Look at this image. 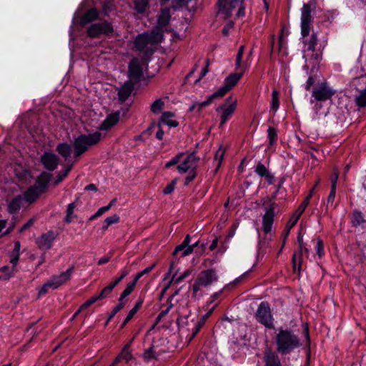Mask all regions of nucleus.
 <instances>
[{"instance_id": "nucleus-1", "label": "nucleus", "mask_w": 366, "mask_h": 366, "mask_svg": "<svg viewBox=\"0 0 366 366\" xmlns=\"http://www.w3.org/2000/svg\"><path fill=\"white\" fill-rule=\"evenodd\" d=\"M274 340L277 352L282 355L290 354L302 345L299 336L290 329L279 328Z\"/></svg>"}, {"instance_id": "nucleus-2", "label": "nucleus", "mask_w": 366, "mask_h": 366, "mask_svg": "<svg viewBox=\"0 0 366 366\" xmlns=\"http://www.w3.org/2000/svg\"><path fill=\"white\" fill-rule=\"evenodd\" d=\"M277 193L278 189L272 194L270 197V202H272L269 206L266 208V212L262 217V229L265 235L259 241L260 248L267 246L272 240L271 232L274 218V209L276 208V203L274 200L276 199Z\"/></svg>"}, {"instance_id": "nucleus-3", "label": "nucleus", "mask_w": 366, "mask_h": 366, "mask_svg": "<svg viewBox=\"0 0 366 366\" xmlns=\"http://www.w3.org/2000/svg\"><path fill=\"white\" fill-rule=\"evenodd\" d=\"M243 73H232L229 74L224 81V85L218 90L209 96L207 99L199 103V109L209 105L214 99L224 97L229 90H231L242 78Z\"/></svg>"}, {"instance_id": "nucleus-4", "label": "nucleus", "mask_w": 366, "mask_h": 366, "mask_svg": "<svg viewBox=\"0 0 366 366\" xmlns=\"http://www.w3.org/2000/svg\"><path fill=\"white\" fill-rule=\"evenodd\" d=\"M102 139V134L99 132H95L88 134H81L74 141V156L80 157L88 150L90 147L98 144Z\"/></svg>"}, {"instance_id": "nucleus-5", "label": "nucleus", "mask_w": 366, "mask_h": 366, "mask_svg": "<svg viewBox=\"0 0 366 366\" xmlns=\"http://www.w3.org/2000/svg\"><path fill=\"white\" fill-rule=\"evenodd\" d=\"M254 317L258 322L268 329H274V318L272 315L269 304L262 302L255 312Z\"/></svg>"}, {"instance_id": "nucleus-6", "label": "nucleus", "mask_w": 366, "mask_h": 366, "mask_svg": "<svg viewBox=\"0 0 366 366\" xmlns=\"http://www.w3.org/2000/svg\"><path fill=\"white\" fill-rule=\"evenodd\" d=\"M217 275L214 269H208L202 271L196 279L193 286V294L196 295L200 290L201 287H207L217 280Z\"/></svg>"}, {"instance_id": "nucleus-7", "label": "nucleus", "mask_w": 366, "mask_h": 366, "mask_svg": "<svg viewBox=\"0 0 366 366\" xmlns=\"http://www.w3.org/2000/svg\"><path fill=\"white\" fill-rule=\"evenodd\" d=\"M335 94V91L332 89L327 82L319 83L315 86L312 90V97L310 103L316 102H325L331 99Z\"/></svg>"}, {"instance_id": "nucleus-8", "label": "nucleus", "mask_w": 366, "mask_h": 366, "mask_svg": "<svg viewBox=\"0 0 366 366\" xmlns=\"http://www.w3.org/2000/svg\"><path fill=\"white\" fill-rule=\"evenodd\" d=\"M237 100L232 96L227 97L224 104L217 108V112H221L219 127H222L233 115L237 109Z\"/></svg>"}, {"instance_id": "nucleus-9", "label": "nucleus", "mask_w": 366, "mask_h": 366, "mask_svg": "<svg viewBox=\"0 0 366 366\" xmlns=\"http://www.w3.org/2000/svg\"><path fill=\"white\" fill-rule=\"evenodd\" d=\"M199 162V157H197L194 152L190 153L184 159V174L187 183L192 182L197 175L196 169Z\"/></svg>"}, {"instance_id": "nucleus-10", "label": "nucleus", "mask_w": 366, "mask_h": 366, "mask_svg": "<svg viewBox=\"0 0 366 366\" xmlns=\"http://www.w3.org/2000/svg\"><path fill=\"white\" fill-rule=\"evenodd\" d=\"M113 26L108 21H102L92 24L87 29L89 37L97 38L101 34L109 35L113 33Z\"/></svg>"}, {"instance_id": "nucleus-11", "label": "nucleus", "mask_w": 366, "mask_h": 366, "mask_svg": "<svg viewBox=\"0 0 366 366\" xmlns=\"http://www.w3.org/2000/svg\"><path fill=\"white\" fill-rule=\"evenodd\" d=\"M311 26V6L309 4H305L301 11V34L303 37L309 35Z\"/></svg>"}, {"instance_id": "nucleus-12", "label": "nucleus", "mask_w": 366, "mask_h": 366, "mask_svg": "<svg viewBox=\"0 0 366 366\" xmlns=\"http://www.w3.org/2000/svg\"><path fill=\"white\" fill-rule=\"evenodd\" d=\"M243 0H218V13L223 14L225 19L231 16L234 9L241 6Z\"/></svg>"}, {"instance_id": "nucleus-13", "label": "nucleus", "mask_w": 366, "mask_h": 366, "mask_svg": "<svg viewBox=\"0 0 366 366\" xmlns=\"http://www.w3.org/2000/svg\"><path fill=\"white\" fill-rule=\"evenodd\" d=\"M170 276L171 280L169 282V285L172 282H179L183 280V272H181V262L179 259H174L171 262L169 270L164 279H169Z\"/></svg>"}, {"instance_id": "nucleus-14", "label": "nucleus", "mask_w": 366, "mask_h": 366, "mask_svg": "<svg viewBox=\"0 0 366 366\" xmlns=\"http://www.w3.org/2000/svg\"><path fill=\"white\" fill-rule=\"evenodd\" d=\"M128 73L129 81L136 84L140 80L143 74V69L139 59L134 58L131 61L129 64Z\"/></svg>"}, {"instance_id": "nucleus-15", "label": "nucleus", "mask_w": 366, "mask_h": 366, "mask_svg": "<svg viewBox=\"0 0 366 366\" xmlns=\"http://www.w3.org/2000/svg\"><path fill=\"white\" fill-rule=\"evenodd\" d=\"M279 353L267 347L263 352V362L264 366H282Z\"/></svg>"}, {"instance_id": "nucleus-16", "label": "nucleus", "mask_w": 366, "mask_h": 366, "mask_svg": "<svg viewBox=\"0 0 366 366\" xmlns=\"http://www.w3.org/2000/svg\"><path fill=\"white\" fill-rule=\"evenodd\" d=\"M74 267H70L66 271L61 272L59 275H54L49 280L51 285V289H57L61 285L69 280L73 273Z\"/></svg>"}, {"instance_id": "nucleus-17", "label": "nucleus", "mask_w": 366, "mask_h": 366, "mask_svg": "<svg viewBox=\"0 0 366 366\" xmlns=\"http://www.w3.org/2000/svg\"><path fill=\"white\" fill-rule=\"evenodd\" d=\"M56 234L49 231L46 233L42 234L37 239L36 244L39 248L44 251L49 250L53 245V242L56 239Z\"/></svg>"}, {"instance_id": "nucleus-18", "label": "nucleus", "mask_w": 366, "mask_h": 366, "mask_svg": "<svg viewBox=\"0 0 366 366\" xmlns=\"http://www.w3.org/2000/svg\"><path fill=\"white\" fill-rule=\"evenodd\" d=\"M41 161L46 169L54 171L58 166L59 158L51 152H45L41 158Z\"/></svg>"}, {"instance_id": "nucleus-19", "label": "nucleus", "mask_w": 366, "mask_h": 366, "mask_svg": "<svg viewBox=\"0 0 366 366\" xmlns=\"http://www.w3.org/2000/svg\"><path fill=\"white\" fill-rule=\"evenodd\" d=\"M303 250L306 254L309 252L308 249L305 247V243L302 245H299L298 252H295L292 258V267L294 272H300L301 265L302 262V252Z\"/></svg>"}, {"instance_id": "nucleus-20", "label": "nucleus", "mask_w": 366, "mask_h": 366, "mask_svg": "<svg viewBox=\"0 0 366 366\" xmlns=\"http://www.w3.org/2000/svg\"><path fill=\"white\" fill-rule=\"evenodd\" d=\"M197 0H184V21L190 22L197 9Z\"/></svg>"}, {"instance_id": "nucleus-21", "label": "nucleus", "mask_w": 366, "mask_h": 366, "mask_svg": "<svg viewBox=\"0 0 366 366\" xmlns=\"http://www.w3.org/2000/svg\"><path fill=\"white\" fill-rule=\"evenodd\" d=\"M120 113L119 112L109 114L104 122L100 124L99 129L107 131L114 126L119 120Z\"/></svg>"}, {"instance_id": "nucleus-22", "label": "nucleus", "mask_w": 366, "mask_h": 366, "mask_svg": "<svg viewBox=\"0 0 366 366\" xmlns=\"http://www.w3.org/2000/svg\"><path fill=\"white\" fill-rule=\"evenodd\" d=\"M44 192H41L40 189L34 185L29 187L24 193V195L22 197L24 200H25L29 204H31L34 202L39 198V197Z\"/></svg>"}, {"instance_id": "nucleus-23", "label": "nucleus", "mask_w": 366, "mask_h": 366, "mask_svg": "<svg viewBox=\"0 0 366 366\" xmlns=\"http://www.w3.org/2000/svg\"><path fill=\"white\" fill-rule=\"evenodd\" d=\"M135 83L132 81H127L124 84L120 87L118 92L119 99L122 102H124L131 94L134 85Z\"/></svg>"}, {"instance_id": "nucleus-24", "label": "nucleus", "mask_w": 366, "mask_h": 366, "mask_svg": "<svg viewBox=\"0 0 366 366\" xmlns=\"http://www.w3.org/2000/svg\"><path fill=\"white\" fill-rule=\"evenodd\" d=\"M99 12L97 9H90L88 11H86L85 14L81 17L80 24L81 26H85L87 24L99 18Z\"/></svg>"}, {"instance_id": "nucleus-25", "label": "nucleus", "mask_w": 366, "mask_h": 366, "mask_svg": "<svg viewBox=\"0 0 366 366\" xmlns=\"http://www.w3.org/2000/svg\"><path fill=\"white\" fill-rule=\"evenodd\" d=\"M51 174L50 173L44 172L38 177L34 185L44 193L51 180Z\"/></svg>"}, {"instance_id": "nucleus-26", "label": "nucleus", "mask_w": 366, "mask_h": 366, "mask_svg": "<svg viewBox=\"0 0 366 366\" xmlns=\"http://www.w3.org/2000/svg\"><path fill=\"white\" fill-rule=\"evenodd\" d=\"M175 114L173 112H164L162 114L160 117L159 124L162 123L167 124L169 127H175L178 126L179 123L174 119Z\"/></svg>"}, {"instance_id": "nucleus-27", "label": "nucleus", "mask_w": 366, "mask_h": 366, "mask_svg": "<svg viewBox=\"0 0 366 366\" xmlns=\"http://www.w3.org/2000/svg\"><path fill=\"white\" fill-rule=\"evenodd\" d=\"M147 33L139 34L134 41V45L137 50L146 51L150 42L148 41Z\"/></svg>"}, {"instance_id": "nucleus-28", "label": "nucleus", "mask_w": 366, "mask_h": 366, "mask_svg": "<svg viewBox=\"0 0 366 366\" xmlns=\"http://www.w3.org/2000/svg\"><path fill=\"white\" fill-rule=\"evenodd\" d=\"M255 172L262 177H265L267 182L272 184H273L274 177L273 175L269 172V170L266 168V167L261 162H259L257 164Z\"/></svg>"}, {"instance_id": "nucleus-29", "label": "nucleus", "mask_w": 366, "mask_h": 366, "mask_svg": "<svg viewBox=\"0 0 366 366\" xmlns=\"http://www.w3.org/2000/svg\"><path fill=\"white\" fill-rule=\"evenodd\" d=\"M23 201L24 199L21 195L14 197L8 205V212L10 214L16 213L21 209Z\"/></svg>"}, {"instance_id": "nucleus-30", "label": "nucleus", "mask_w": 366, "mask_h": 366, "mask_svg": "<svg viewBox=\"0 0 366 366\" xmlns=\"http://www.w3.org/2000/svg\"><path fill=\"white\" fill-rule=\"evenodd\" d=\"M170 10L169 8L163 9L158 18V27L162 29L166 26L170 20Z\"/></svg>"}, {"instance_id": "nucleus-31", "label": "nucleus", "mask_w": 366, "mask_h": 366, "mask_svg": "<svg viewBox=\"0 0 366 366\" xmlns=\"http://www.w3.org/2000/svg\"><path fill=\"white\" fill-rule=\"evenodd\" d=\"M192 324L191 327L187 328V330L191 332V335L188 340L189 342H190L192 340V339L195 337V335L199 331L200 328L204 325V318L203 317L200 320L197 321L195 322H193V321H192Z\"/></svg>"}, {"instance_id": "nucleus-32", "label": "nucleus", "mask_w": 366, "mask_h": 366, "mask_svg": "<svg viewBox=\"0 0 366 366\" xmlns=\"http://www.w3.org/2000/svg\"><path fill=\"white\" fill-rule=\"evenodd\" d=\"M148 41L150 42V45H154L157 43H159L163 39V34L162 31L159 29L154 30L150 34H147Z\"/></svg>"}, {"instance_id": "nucleus-33", "label": "nucleus", "mask_w": 366, "mask_h": 366, "mask_svg": "<svg viewBox=\"0 0 366 366\" xmlns=\"http://www.w3.org/2000/svg\"><path fill=\"white\" fill-rule=\"evenodd\" d=\"M199 243V239L191 242V237L189 234H187L184 238V256L190 254L193 252L194 247H197Z\"/></svg>"}, {"instance_id": "nucleus-34", "label": "nucleus", "mask_w": 366, "mask_h": 366, "mask_svg": "<svg viewBox=\"0 0 366 366\" xmlns=\"http://www.w3.org/2000/svg\"><path fill=\"white\" fill-rule=\"evenodd\" d=\"M56 151L61 156L66 159L71 154V147L69 144L62 143L57 146Z\"/></svg>"}, {"instance_id": "nucleus-35", "label": "nucleus", "mask_w": 366, "mask_h": 366, "mask_svg": "<svg viewBox=\"0 0 366 366\" xmlns=\"http://www.w3.org/2000/svg\"><path fill=\"white\" fill-rule=\"evenodd\" d=\"M134 8L139 14L145 12L148 5L149 0H134Z\"/></svg>"}, {"instance_id": "nucleus-36", "label": "nucleus", "mask_w": 366, "mask_h": 366, "mask_svg": "<svg viewBox=\"0 0 366 366\" xmlns=\"http://www.w3.org/2000/svg\"><path fill=\"white\" fill-rule=\"evenodd\" d=\"M355 103L359 107H366V87L360 90L359 94L355 97Z\"/></svg>"}, {"instance_id": "nucleus-37", "label": "nucleus", "mask_w": 366, "mask_h": 366, "mask_svg": "<svg viewBox=\"0 0 366 366\" xmlns=\"http://www.w3.org/2000/svg\"><path fill=\"white\" fill-rule=\"evenodd\" d=\"M224 153L225 150L222 148H219L217 150L214 157V161L216 163L215 172H217L220 168L222 162L224 159Z\"/></svg>"}, {"instance_id": "nucleus-38", "label": "nucleus", "mask_w": 366, "mask_h": 366, "mask_svg": "<svg viewBox=\"0 0 366 366\" xmlns=\"http://www.w3.org/2000/svg\"><path fill=\"white\" fill-rule=\"evenodd\" d=\"M365 219L362 212L355 211L352 213L351 222L354 227H357L364 223Z\"/></svg>"}, {"instance_id": "nucleus-39", "label": "nucleus", "mask_w": 366, "mask_h": 366, "mask_svg": "<svg viewBox=\"0 0 366 366\" xmlns=\"http://www.w3.org/2000/svg\"><path fill=\"white\" fill-rule=\"evenodd\" d=\"M164 107L163 99H156L151 105V112L154 114H159Z\"/></svg>"}, {"instance_id": "nucleus-40", "label": "nucleus", "mask_w": 366, "mask_h": 366, "mask_svg": "<svg viewBox=\"0 0 366 366\" xmlns=\"http://www.w3.org/2000/svg\"><path fill=\"white\" fill-rule=\"evenodd\" d=\"M279 92L277 90H273L272 94V101H271V109L276 112L279 109L280 106V100H279Z\"/></svg>"}, {"instance_id": "nucleus-41", "label": "nucleus", "mask_w": 366, "mask_h": 366, "mask_svg": "<svg viewBox=\"0 0 366 366\" xmlns=\"http://www.w3.org/2000/svg\"><path fill=\"white\" fill-rule=\"evenodd\" d=\"M136 285H137V282L133 280V281L131 283H129L127 285L126 288L124 290V291L121 294L119 300L121 301H124V299L132 292Z\"/></svg>"}, {"instance_id": "nucleus-42", "label": "nucleus", "mask_w": 366, "mask_h": 366, "mask_svg": "<svg viewBox=\"0 0 366 366\" xmlns=\"http://www.w3.org/2000/svg\"><path fill=\"white\" fill-rule=\"evenodd\" d=\"M130 347V342L127 344L124 348L122 349V352H120V356L122 358V360H125L126 362H129L132 359V354L131 351L129 350Z\"/></svg>"}, {"instance_id": "nucleus-43", "label": "nucleus", "mask_w": 366, "mask_h": 366, "mask_svg": "<svg viewBox=\"0 0 366 366\" xmlns=\"http://www.w3.org/2000/svg\"><path fill=\"white\" fill-rule=\"evenodd\" d=\"M119 220V217L117 214L108 217L104 220V224L102 227L104 230H107L108 227L115 223H117Z\"/></svg>"}, {"instance_id": "nucleus-44", "label": "nucleus", "mask_w": 366, "mask_h": 366, "mask_svg": "<svg viewBox=\"0 0 366 366\" xmlns=\"http://www.w3.org/2000/svg\"><path fill=\"white\" fill-rule=\"evenodd\" d=\"M267 134L269 139V146H272L277 141V129L274 127H269L267 129Z\"/></svg>"}, {"instance_id": "nucleus-45", "label": "nucleus", "mask_w": 366, "mask_h": 366, "mask_svg": "<svg viewBox=\"0 0 366 366\" xmlns=\"http://www.w3.org/2000/svg\"><path fill=\"white\" fill-rule=\"evenodd\" d=\"M76 208V204L75 202H71L68 204L67 209H66V215L65 217V222L67 223H70L72 221V219L74 217L73 212Z\"/></svg>"}, {"instance_id": "nucleus-46", "label": "nucleus", "mask_w": 366, "mask_h": 366, "mask_svg": "<svg viewBox=\"0 0 366 366\" xmlns=\"http://www.w3.org/2000/svg\"><path fill=\"white\" fill-rule=\"evenodd\" d=\"M317 43V36L316 33H312L309 41L307 42V49L315 51Z\"/></svg>"}, {"instance_id": "nucleus-47", "label": "nucleus", "mask_w": 366, "mask_h": 366, "mask_svg": "<svg viewBox=\"0 0 366 366\" xmlns=\"http://www.w3.org/2000/svg\"><path fill=\"white\" fill-rule=\"evenodd\" d=\"M155 267V264L146 267L144 269L138 272L134 277V280L137 283L138 280L144 275L149 274Z\"/></svg>"}, {"instance_id": "nucleus-48", "label": "nucleus", "mask_w": 366, "mask_h": 366, "mask_svg": "<svg viewBox=\"0 0 366 366\" xmlns=\"http://www.w3.org/2000/svg\"><path fill=\"white\" fill-rule=\"evenodd\" d=\"M182 156H183L182 152L179 153L177 155H176L175 157L172 158L169 162H167L165 164V167L169 168L172 166L177 164L179 162L180 159L182 157Z\"/></svg>"}, {"instance_id": "nucleus-49", "label": "nucleus", "mask_w": 366, "mask_h": 366, "mask_svg": "<svg viewBox=\"0 0 366 366\" xmlns=\"http://www.w3.org/2000/svg\"><path fill=\"white\" fill-rule=\"evenodd\" d=\"M124 306H125L124 301H121L119 300L118 305L113 308V310H112V313L110 314L107 322H109L119 311H120L122 309H123L124 307Z\"/></svg>"}, {"instance_id": "nucleus-50", "label": "nucleus", "mask_w": 366, "mask_h": 366, "mask_svg": "<svg viewBox=\"0 0 366 366\" xmlns=\"http://www.w3.org/2000/svg\"><path fill=\"white\" fill-rule=\"evenodd\" d=\"M177 181V179H174L169 184H168L165 187V188L163 189V191H162L163 194H171L174 189Z\"/></svg>"}, {"instance_id": "nucleus-51", "label": "nucleus", "mask_w": 366, "mask_h": 366, "mask_svg": "<svg viewBox=\"0 0 366 366\" xmlns=\"http://www.w3.org/2000/svg\"><path fill=\"white\" fill-rule=\"evenodd\" d=\"M71 165L69 166V167H67L65 170L62 171V172H60L59 174H58V176H57V178H56V180L55 182V184H59V182H61L69 174V172H70L71 169Z\"/></svg>"}, {"instance_id": "nucleus-52", "label": "nucleus", "mask_w": 366, "mask_h": 366, "mask_svg": "<svg viewBox=\"0 0 366 366\" xmlns=\"http://www.w3.org/2000/svg\"><path fill=\"white\" fill-rule=\"evenodd\" d=\"M143 357L145 360L149 361L151 359L156 358L154 355V347L152 346L147 350H146L143 355Z\"/></svg>"}, {"instance_id": "nucleus-53", "label": "nucleus", "mask_w": 366, "mask_h": 366, "mask_svg": "<svg viewBox=\"0 0 366 366\" xmlns=\"http://www.w3.org/2000/svg\"><path fill=\"white\" fill-rule=\"evenodd\" d=\"M113 289L112 287L109 285L106 287H104L101 292L99 294V297L100 300L104 299L107 297L110 293L112 292Z\"/></svg>"}, {"instance_id": "nucleus-54", "label": "nucleus", "mask_w": 366, "mask_h": 366, "mask_svg": "<svg viewBox=\"0 0 366 366\" xmlns=\"http://www.w3.org/2000/svg\"><path fill=\"white\" fill-rule=\"evenodd\" d=\"M19 259V253L12 252L10 254V262L13 264L12 272L14 270Z\"/></svg>"}, {"instance_id": "nucleus-55", "label": "nucleus", "mask_w": 366, "mask_h": 366, "mask_svg": "<svg viewBox=\"0 0 366 366\" xmlns=\"http://www.w3.org/2000/svg\"><path fill=\"white\" fill-rule=\"evenodd\" d=\"M244 50V46H243V45L239 48V50H238V52L237 54V58H236V63H235L236 67H239L241 65Z\"/></svg>"}, {"instance_id": "nucleus-56", "label": "nucleus", "mask_w": 366, "mask_h": 366, "mask_svg": "<svg viewBox=\"0 0 366 366\" xmlns=\"http://www.w3.org/2000/svg\"><path fill=\"white\" fill-rule=\"evenodd\" d=\"M50 289H51V285L48 280L46 283L43 285L41 288L39 290V296H41L46 294Z\"/></svg>"}, {"instance_id": "nucleus-57", "label": "nucleus", "mask_w": 366, "mask_h": 366, "mask_svg": "<svg viewBox=\"0 0 366 366\" xmlns=\"http://www.w3.org/2000/svg\"><path fill=\"white\" fill-rule=\"evenodd\" d=\"M316 251H317V254H318L319 257H322V256L324 254V245H323L322 240L320 239V238L317 239Z\"/></svg>"}, {"instance_id": "nucleus-58", "label": "nucleus", "mask_w": 366, "mask_h": 366, "mask_svg": "<svg viewBox=\"0 0 366 366\" xmlns=\"http://www.w3.org/2000/svg\"><path fill=\"white\" fill-rule=\"evenodd\" d=\"M99 300H100V298L99 297V295H94L82 305V307H84L86 309Z\"/></svg>"}, {"instance_id": "nucleus-59", "label": "nucleus", "mask_w": 366, "mask_h": 366, "mask_svg": "<svg viewBox=\"0 0 366 366\" xmlns=\"http://www.w3.org/2000/svg\"><path fill=\"white\" fill-rule=\"evenodd\" d=\"M335 194H336V189H335L334 185L331 186V190H330V194L327 198V206L330 204H331V205L333 204V202H334V200L335 198Z\"/></svg>"}, {"instance_id": "nucleus-60", "label": "nucleus", "mask_w": 366, "mask_h": 366, "mask_svg": "<svg viewBox=\"0 0 366 366\" xmlns=\"http://www.w3.org/2000/svg\"><path fill=\"white\" fill-rule=\"evenodd\" d=\"M169 308H167V309H166L164 310H162L157 315V317H156L154 324L152 326V328H154L161 321V320L167 315V313L169 312Z\"/></svg>"}, {"instance_id": "nucleus-61", "label": "nucleus", "mask_w": 366, "mask_h": 366, "mask_svg": "<svg viewBox=\"0 0 366 366\" xmlns=\"http://www.w3.org/2000/svg\"><path fill=\"white\" fill-rule=\"evenodd\" d=\"M209 60H206V65L202 69L199 75V78L195 81V82H197L200 80L201 78L204 77L209 71Z\"/></svg>"}, {"instance_id": "nucleus-62", "label": "nucleus", "mask_w": 366, "mask_h": 366, "mask_svg": "<svg viewBox=\"0 0 366 366\" xmlns=\"http://www.w3.org/2000/svg\"><path fill=\"white\" fill-rule=\"evenodd\" d=\"M136 314V312H134V310H131L127 317L125 318V320H124V322L122 323L121 325V328H123L132 318L134 316V315Z\"/></svg>"}, {"instance_id": "nucleus-63", "label": "nucleus", "mask_w": 366, "mask_h": 366, "mask_svg": "<svg viewBox=\"0 0 366 366\" xmlns=\"http://www.w3.org/2000/svg\"><path fill=\"white\" fill-rule=\"evenodd\" d=\"M234 26V23L232 21H229L222 29V34L224 36H227L229 34V31L231 28Z\"/></svg>"}, {"instance_id": "nucleus-64", "label": "nucleus", "mask_w": 366, "mask_h": 366, "mask_svg": "<svg viewBox=\"0 0 366 366\" xmlns=\"http://www.w3.org/2000/svg\"><path fill=\"white\" fill-rule=\"evenodd\" d=\"M34 223V219L31 218L26 223H25L21 228L20 229L19 232H23L24 231L26 230L29 227H31Z\"/></svg>"}]
</instances>
